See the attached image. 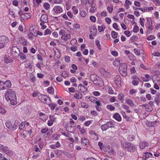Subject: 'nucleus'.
Returning <instances> with one entry per match:
<instances>
[{
  "instance_id": "37998d69",
  "label": "nucleus",
  "mask_w": 160,
  "mask_h": 160,
  "mask_svg": "<svg viewBox=\"0 0 160 160\" xmlns=\"http://www.w3.org/2000/svg\"><path fill=\"white\" fill-rule=\"evenodd\" d=\"M139 28L137 26L134 27L133 29V32H137L139 31Z\"/></svg>"
},
{
  "instance_id": "0eeeda50",
  "label": "nucleus",
  "mask_w": 160,
  "mask_h": 160,
  "mask_svg": "<svg viewBox=\"0 0 160 160\" xmlns=\"http://www.w3.org/2000/svg\"><path fill=\"white\" fill-rule=\"evenodd\" d=\"M39 98L42 102L46 104H48L51 101L49 97L43 95H41L40 96H39Z\"/></svg>"
},
{
  "instance_id": "052dcab7",
  "label": "nucleus",
  "mask_w": 160,
  "mask_h": 160,
  "mask_svg": "<svg viewBox=\"0 0 160 160\" xmlns=\"http://www.w3.org/2000/svg\"><path fill=\"white\" fill-rule=\"evenodd\" d=\"M65 61L66 62H69L70 60V58L68 56H65L64 57Z\"/></svg>"
},
{
  "instance_id": "c9c22d12",
  "label": "nucleus",
  "mask_w": 160,
  "mask_h": 160,
  "mask_svg": "<svg viewBox=\"0 0 160 160\" xmlns=\"http://www.w3.org/2000/svg\"><path fill=\"white\" fill-rule=\"evenodd\" d=\"M43 6L45 9L48 10L50 7V5L48 3L46 2L44 3Z\"/></svg>"
},
{
  "instance_id": "864d4df0",
  "label": "nucleus",
  "mask_w": 160,
  "mask_h": 160,
  "mask_svg": "<svg viewBox=\"0 0 160 160\" xmlns=\"http://www.w3.org/2000/svg\"><path fill=\"white\" fill-rule=\"evenodd\" d=\"M45 22H41L40 23V25L42 26L41 28L42 29H45L46 28V26L44 25Z\"/></svg>"
},
{
  "instance_id": "4be33fe9",
  "label": "nucleus",
  "mask_w": 160,
  "mask_h": 160,
  "mask_svg": "<svg viewBox=\"0 0 160 160\" xmlns=\"http://www.w3.org/2000/svg\"><path fill=\"white\" fill-rule=\"evenodd\" d=\"M108 128H114L115 126L114 122L112 121H110L106 123Z\"/></svg>"
},
{
  "instance_id": "680f3d73",
  "label": "nucleus",
  "mask_w": 160,
  "mask_h": 160,
  "mask_svg": "<svg viewBox=\"0 0 160 160\" xmlns=\"http://www.w3.org/2000/svg\"><path fill=\"white\" fill-rule=\"evenodd\" d=\"M146 109L148 112H151L152 110V108L151 106H148L147 107H146Z\"/></svg>"
},
{
  "instance_id": "dca6fc26",
  "label": "nucleus",
  "mask_w": 160,
  "mask_h": 160,
  "mask_svg": "<svg viewBox=\"0 0 160 160\" xmlns=\"http://www.w3.org/2000/svg\"><path fill=\"white\" fill-rule=\"evenodd\" d=\"M90 29L91 34L93 36H95L97 32L96 28L93 26L90 27Z\"/></svg>"
},
{
  "instance_id": "f8f14e48",
  "label": "nucleus",
  "mask_w": 160,
  "mask_h": 160,
  "mask_svg": "<svg viewBox=\"0 0 160 160\" xmlns=\"http://www.w3.org/2000/svg\"><path fill=\"white\" fill-rule=\"evenodd\" d=\"M100 72L101 74L106 78H108L110 76L109 73L106 72L103 68L100 69Z\"/></svg>"
},
{
  "instance_id": "8fccbe9b",
  "label": "nucleus",
  "mask_w": 160,
  "mask_h": 160,
  "mask_svg": "<svg viewBox=\"0 0 160 160\" xmlns=\"http://www.w3.org/2000/svg\"><path fill=\"white\" fill-rule=\"evenodd\" d=\"M107 10L110 13H111L112 12L113 10V8L112 7H109L108 6L107 8Z\"/></svg>"
},
{
  "instance_id": "a878e982",
  "label": "nucleus",
  "mask_w": 160,
  "mask_h": 160,
  "mask_svg": "<svg viewBox=\"0 0 160 160\" xmlns=\"http://www.w3.org/2000/svg\"><path fill=\"white\" fill-rule=\"evenodd\" d=\"M47 105H49L52 110H53L57 105L56 103H51V101Z\"/></svg>"
},
{
  "instance_id": "6e6d98bb",
  "label": "nucleus",
  "mask_w": 160,
  "mask_h": 160,
  "mask_svg": "<svg viewBox=\"0 0 160 160\" xmlns=\"http://www.w3.org/2000/svg\"><path fill=\"white\" fill-rule=\"evenodd\" d=\"M54 120H49L48 122V124L49 126H51L53 124V121H54Z\"/></svg>"
},
{
  "instance_id": "c756f323",
  "label": "nucleus",
  "mask_w": 160,
  "mask_h": 160,
  "mask_svg": "<svg viewBox=\"0 0 160 160\" xmlns=\"http://www.w3.org/2000/svg\"><path fill=\"white\" fill-rule=\"evenodd\" d=\"M105 28V27L104 26H99L98 29L100 32H101L104 31Z\"/></svg>"
},
{
  "instance_id": "f257e3e1",
  "label": "nucleus",
  "mask_w": 160,
  "mask_h": 160,
  "mask_svg": "<svg viewBox=\"0 0 160 160\" xmlns=\"http://www.w3.org/2000/svg\"><path fill=\"white\" fill-rule=\"evenodd\" d=\"M5 97L7 101H10L12 105H14L17 103L16 93L12 89H10L7 90Z\"/></svg>"
},
{
  "instance_id": "5701e85b",
  "label": "nucleus",
  "mask_w": 160,
  "mask_h": 160,
  "mask_svg": "<svg viewBox=\"0 0 160 160\" xmlns=\"http://www.w3.org/2000/svg\"><path fill=\"white\" fill-rule=\"evenodd\" d=\"M98 76L95 74H92L90 76V78L91 80L93 82L98 78Z\"/></svg>"
},
{
  "instance_id": "ea45409f",
  "label": "nucleus",
  "mask_w": 160,
  "mask_h": 160,
  "mask_svg": "<svg viewBox=\"0 0 160 160\" xmlns=\"http://www.w3.org/2000/svg\"><path fill=\"white\" fill-rule=\"evenodd\" d=\"M80 15L82 17H84L86 15V12L84 10H82L80 12Z\"/></svg>"
},
{
  "instance_id": "e433bc0d",
  "label": "nucleus",
  "mask_w": 160,
  "mask_h": 160,
  "mask_svg": "<svg viewBox=\"0 0 160 160\" xmlns=\"http://www.w3.org/2000/svg\"><path fill=\"white\" fill-rule=\"evenodd\" d=\"M72 9L73 11V13L75 14H77L78 13V10L77 8V7L76 6H73L72 8Z\"/></svg>"
},
{
  "instance_id": "aec40b11",
  "label": "nucleus",
  "mask_w": 160,
  "mask_h": 160,
  "mask_svg": "<svg viewBox=\"0 0 160 160\" xmlns=\"http://www.w3.org/2000/svg\"><path fill=\"white\" fill-rule=\"evenodd\" d=\"M148 146V143L146 142H142L139 143V147L141 149L144 148Z\"/></svg>"
},
{
  "instance_id": "423d86ee",
  "label": "nucleus",
  "mask_w": 160,
  "mask_h": 160,
  "mask_svg": "<svg viewBox=\"0 0 160 160\" xmlns=\"http://www.w3.org/2000/svg\"><path fill=\"white\" fill-rule=\"evenodd\" d=\"M8 41V38L4 36H0V49L3 48L5 46V44Z\"/></svg>"
},
{
  "instance_id": "13d9d810",
  "label": "nucleus",
  "mask_w": 160,
  "mask_h": 160,
  "mask_svg": "<svg viewBox=\"0 0 160 160\" xmlns=\"http://www.w3.org/2000/svg\"><path fill=\"white\" fill-rule=\"evenodd\" d=\"M155 38V37L153 35H151L147 38V39L148 40H151Z\"/></svg>"
},
{
  "instance_id": "3c124183",
  "label": "nucleus",
  "mask_w": 160,
  "mask_h": 160,
  "mask_svg": "<svg viewBox=\"0 0 160 160\" xmlns=\"http://www.w3.org/2000/svg\"><path fill=\"white\" fill-rule=\"evenodd\" d=\"M88 2L89 4H90L91 7H92V5L94 3V0H88Z\"/></svg>"
},
{
  "instance_id": "4468645a",
  "label": "nucleus",
  "mask_w": 160,
  "mask_h": 160,
  "mask_svg": "<svg viewBox=\"0 0 160 160\" xmlns=\"http://www.w3.org/2000/svg\"><path fill=\"white\" fill-rule=\"evenodd\" d=\"M40 21L41 22L47 23L48 22V16L45 14H42L40 18Z\"/></svg>"
},
{
  "instance_id": "a18cd8bd",
  "label": "nucleus",
  "mask_w": 160,
  "mask_h": 160,
  "mask_svg": "<svg viewBox=\"0 0 160 160\" xmlns=\"http://www.w3.org/2000/svg\"><path fill=\"white\" fill-rule=\"evenodd\" d=\"M107 108L111 110H113L115 109L114 107L112 106L111 105H108L107 106Z\"/></svg>"
},
{
  "instance_id": "5fc2aeb1",
  "label": "nucleus",
  "mask_w": 160,
  "mask_h": 160,
  "mask_svg": "<svg viewBox=\"0 0 160 160\" xmlns=\"http://www.w3.org/2000/svg\"><path fill=\"white\" fill-rule=\"evenodd\" d=\"M113 28H115V29H116L117 30L119 31V29L118 28V26L117 25V24L116 23H114L113 24Z\"/></svg>"
},
{
  "instance_id": "338daca9",
  "label": "nucleus",
  "mask_w": 160,
  "mask_h": 160,
  "mask_svg": "<svg viewBox=\"0 0 160 160\" xmlns=\"http://www.w3.org/2000/svg\"><path fill=\"white\" fill-rule=\"evenodd\" d=\"M138 38V37L136 36L133 35L131 38V42H132L135 39H136Z\"/></svg>"
},
{
  "instance_id": "bb28decb",
  "label": "nucleus",
  "mask_w": 160,
  "mask_h": 160,
  "mask_svg": "<svg viewBox=\"0 0 160 160\" xmlns=\"http://www.w3.org/2000/svg\"><path fill=\"white\" fill-rule=\"evenodd\" d=\"M141 81V80L140 79H138L133 80L132 81V84L134 85H138V83Z\"/></svg>"
},
{
  "instance_id": "4d7b16f0",
  "label": "nucleus",
  "mask_w": 160,
  "mask_h": 160,
  "mask_svg": "<svg viewBox=\"0 0 160 160\" xmlns=\"http://www.w3.org/2000/svg\"><path fill=\"white\" fill-rule=\"evenodd\" d=\"M48 130V128H45L42 129L41 131L42 133H46Z\"/></svg>"
},
{
  "instance_id": "49530a36",
  "label": "nucleus",
  "mask_w": 160,
  "mask_h": 160,
  "mask_svg": "<svg viewBox=\"0 0 160 160\" xmlns=\"http://www.w3.org/2000/svg\"><path fill=\"white\" fill-rule=\"evenodd\" d=\"M4 81L0 80V89L3 90Z\"/></svg>"
},
{
  "instance_id": "2f4dec72",
  "label": "nucleus",
  "mask_w": 160,
  "mask_h": 160,
  "mask_svg": "<svg viewBox=\"0 0 160 160\" xmlns=\"http://www.w3.org/2000/svg\"><path fill=\"white\" fill-rule=\"evenodd\" d=\"M101 128L102 131H104L108 129V126L107 123L103 125H102L101 126Z\"/></svg>"
},
{
  "instance_id": "69168bd1",
  "label": "nucleus",
  "mask_w": 160,
  "mask_h": 160,
  "mask_svg": "<svg viewBox=\"0 0 160 160\" xmlns=\"http://www.w3.org/2000/svg\"><path fill=\"white\" fill-rule=\"evenodd\" d=\"M90 20L92 22H94L96 21V18L94 16H91L90 17Z\"/></svg>"
},
{
  "instance_id": "0e129e2a",
  "label": "nucleus",
  "mask_w": 160,
  "mask_h": 160,
  "mask_svg": "<svg viewBox=\"0 0 160 160\" xmlns=\"http://www.w3.org/2000/svg\"><path fill=\"white\" fill-rule=\"evenodd\" d=\"M25 122H22L20 125L19 128L20 129H22L25 127Z\"/></svg>"
},
{
  "instance_id": "1a4fd4ad",
  "label": "nucleus",
  "mask_w": 160,
  "mask_h": 160,
  "mask_svg": "<svg viewBox=\"0 0 160 160\" xmlns=\"http://www.w3.org/2000/svg\"><path fill=\"white\" fill-rule=\"evenodd\" d=\"M94 84L97 85L102 86L104 85V82L102 79L98 77L93 82Z\"/></svg>"
},
{
  "instance_id": "2eb2a0df",
  "label": "nucleus",
  "mask_w": 160,
  "mask_h": 160,
  "mask_svg": "<svg viewBox=\"0 0 160 160\" xmlns=\"http://www.w3.org/2000/svg\"><path fill=\"white\" fill-rule=\"evenodd\" d=\"M54 12L56 13H60L62 11V8L60 6H55L53 8Z\"/></svg>"
},
{
  "instance_id": "b1692460",
  "label": "nucleus",
  "mask_w": 160,
  "mask_h": 160,
  "mask_svg": "<svg viewBox=\"0 0 160 160\" xmlns=\"http://www.w3.org/2000/svg\"><path fill=\"white\" fill-rule=\"evenodd\" d=\"M113 118L118 121H121V117L120 115L118 113H116L114 114L113 115Z\"/></svg>"
},
{
  "instance_id": "39448f33",
  "label": "nucleus",
  "mask_w": 160,
  "mask_h": 160,
  "mask_svg": "<svg viewBox=\"0 0 160 160\" xmlns=\"http://www.w3.org/2000/svg\"><path fill=\"white\" fill-rule=\"evenodd\" d=\"M0 150L5 152L9 157L12 155V152L7 146H4L3 145L0 144Z\"/></svg>"
},
{
  "instance_id": "774afa93",
  "label": "nucleus",
  "mask_w": 160,
  "mask_h": 160,
  "mask_svg": "<svg viewBox=\"0 0 160 160\" xmlns=\"http://www.w3.org/2000/svg\"><path fill=\"white\" fill-rule=\"evenodd\" d=\"M157 122V121H154V122H151L149 124H148V126H149V127H152Z\"/></svg>"
},
{
  "instance_id": "de8ad7c7",
  "label": "nucleus",
  "mask_w": 160,
  "mask_h": 160,
  "mask_svg": "<svg viewBox=\"0 0 160 160\" xmlns=\"http://www.w3.org/2000/svg\"><path fill=\"white\" fill-rule=\"evenodd\" d=\"M4 62L6 63H8L10 62L12 60H11V59L9 58H5L4 60Z\"/></svg>"
},
{
  "instance_id": "ddd939ff",
  "label": "nucleus",
  "mask_w": 160,
  "mask_h": 160,
  "mask_svg": "<svg viewBox=\"0 0 160 160\" xmlns=\"http://www.w3.org/2000/svg\"><path fill=\"white\" fill-rule=\"evenodd\" d=\"M3 90L6 89L10 87L11 86V83L9 80H7L5 82L4 81Z\"/></svg>"
},
{
  "instance_id": "473e14b6",
  "label": "nucleus",
  "mask_w": 160,
  "mask_h": 160,
  "mask_svg": "<svg viewBox=\"0 0 160 160\" xmlns=\"http://www.w3.org/2000/svg\"><path fill=\"white\" fill-rule=\"evenodd\" d=\"M126 102L131 107L133 106L134 105V103L130 99H128L127 100Z\"/></svg>"
},
{
  "instance_id": "a19ab883",
  "label": "nucleus",
  "mask_w": 160,
  "mask_h": 160,
  "mask_svg": "<svg viewBox=\"0 0 160 160\" xmlns=\"http://www.w3.org/2000/svg\"><path fill=\"white\" fill-rule=\"evenodd\" d=\"M28 38L30 39H32V36H36L37 35H34V34L33 32H31L29 33L28 35Z\"/></svg>"
},
{
  "instance_id": "bf43d9fd",
  "label": "nucleus",
  "mask_w": 160,
  "mask_h": 160,
  "mask_svg": "<svg viewBox=\"0 0 160 160\" xmlns=\"http://www.w3.org/2000/svg\"><path fill=\"white\" fill-rule=\"evenodd\" d=\"M77 42V40L75 39H72L70 42V43L72 45H73L74 44H76Z\"/></svg>"
},
{
  "instance_id": "09e8293b",
  "label": "nucleus",
  "mask_w": 160,
  "mask_h": 160,
  "mask_svg": "<svg viewBox=\"0 0 160 160\" xmlns=\"http://www.w3.org/2000/svg\"><path fill=\"white\" fill-rule=\"evenodd\" d=\"M144 20L145 19L144 18H140V24L143 27H144V26L143 21H144Z\"/></svg>"
},
{
  "instance_id": "7ed1b4c3",
  "label": "nucleus",
  "mask_w": 160,
  "mask_h": 160,
  "mask_svg": "<svg viewBox=\"0 0 160 160\" xmlns=\"http://www.w3.org/2000/svg\"><path fill=\"white\" fill-rule=\"evenodd\" d=\"M123 146L128 151L130 152H133L136 149L135 146L133 144L130 143H124L123 144Z\"/></svg>"
},
{
  "instance_id": "cd10ccee",
  "label": "nucleus",
  "mask_w": 160,
  "mask_h": 160,
  "mask_svg": "<svg viewBox=\"0 0 160 160\" xmlns=\"http://www.w3.org/2000/svg\"><path fill=\"white\" fill-rule=\"evenodd\" d=\"M124 96L122 94H119L118 96V99L121 101V102H123V101L124 99Z\"/></svg>"
},
{
  "instance_id": "a211bd4d",
  "label": "nucleus",
  "mask_w": 160,
  "mask_h": 160,
  "mask_svg": "<svg viewBox=\"0 0 160 160\" xmlns=\"http://www.w3.org/2000/svg\"><path fill=\"white\" fill-rule=\"evenodd\" d=\"M82 144V145L87 146L89 144V140L88 139L85 138H81Z\"/></svg>"
},
{
  "instance_id": "6ab92c4d",
  "label": "nucleus",
  "mask_w": 160,
  "mask_h": 160,
  "mask_svg": "<svg viewBox=\"0 0 160 160\" xmlns=\"http://www.w3.org/2000/svg\"><path fill=\"white\" fill-rule=\"evenodd\" d=\"M18 42L24 45H26L27 44V41L23 38L22 37L19 38H18Z\"/></svg>"
},
{
  "instance_id": "58836bf2",
  "label": "nucleus",
  "mask_w": 160,
  "mask_h": 160,
  "mask_svg": "<svg viewBox=\"0 0 160 160\" xmlns=\"http://www.w3.org/2000/svg\"><path fill=\"white\" fill-rule=\"evenodd\" d=\"M20 56L21 59L24 60L26 58V55L22 52L20 54Z\"/></svg>"
},
{
  "instance_id": "72a5a7b5",
  "label": "nucleus",
  "mask_w": 160,
  "mask_h": 160,
  "mask_svg": "<svg viewBox=\"0 0 160 160\" xmlns=\"http://www.w3.org/2000/svg\"><path fill=\"white\" fill-rule=\"evenodd\" d=\"M68 74L69 73L68 72L64 71L62 73L61 75L62 77L65 78L68 76Z\"/></svg>"
},
{
  "instance_id": "79ce46f5",
  "label": "nucleus",
  "mask_w": 160,
  "mask_h": 160,
  "mask_svg": "<svg viewBox=\"0 0 160 160\" xmlns=\"http://www.w3.org/2000/svg\"><path fill=\"white\" fill-rule=\"evenodd\" d=\"M96 44L97 46V47L98 49L99 50H101V46L100 44L99 41L98 40H97L96 41Z\"/></svg>"
},
{
  "instance_id": "9b49d317",
  "label": "nucleus",
  "mask_w": 160,
  "mask_h": 160,
  "mask_svg": "<svg viewBox=\"0 0 160 160\" xmlns=\"http://www.w3.org/2000/svg\"><path fill=\"white\" fill-rule=\"evenodd\" d=\"M114 82L118 87H120L121 85V78L118 75H116L114 78Z\"/></svg>"
},
{
  "instance_id": "393cba45",
  "label": "nucleus",
  "mask_w": 160,
  "mask_h": 160,
  "mask_svg": "<svg viewBox=\"0 0 160 160\" xmlns=\"http://www.w3.org/2000/svg\"><path fill=\"white\" fill-rule=\"evenodd\" d=\"M122 63V62L118 59L116 60L113 62V65L116 67L118 66Z\"/></svg>"
},
{
  "instance_id": "4c0bfd02",
  "label": "nucleus",
  "mask_w": 160,
  "mask_h": 160,
  "mask_svg": "<svg viewBox=\"0 0 160 160\" xmlns=\"http://www.w3.org/2000/svg\"><path fill=\"white\" fill-rule=\"evenodd\" d=\"M144 154L146 155L143 158L142 160H146L147 158L150 157L148 152H146Z\"/></svg>"
},
{
  "instance_id": "f3484780",
  "label": "nucleus",
  "mask_w": 160,
  "mask_h": 160,
  "mask_svg": "<svg viewBox=\"0 0 160 160\" xmlns=\"http://www.w3.org/2000/svg\"><path fill=\"white\" fill-rule=\"evenodd\" d=\"M78 88L81 92H84L87 90V88L83 86L82 84H80L78 86Z\"/></svg>"
},
{
  "instance_id": "6e6552de",
  "label": "nucleus",
  "mask_w": 160,
  "mask_h": 160,
  "mask_svg": "<svg viewBox=\"0 0 160 160\" xmlns=\"http://www.w3.org/2000/svg\"><path fill=\"white\" fill-rule=\"evenodd\" d=\"M66 128L68 132H72L75 130L74 125H70V124H67L66 125Z\"/></svg>"
},
{
  "instance_id": "9d476101",
  "label": "nucleus",
  "mask_w": 160,
  "mask_h": 160,
  "mask_svg": "<svg viewBox=\"0 0 160 160\" xmlns=\"http://www.w3.org/2000/svg\"><path fill=\"white\" fill-rule=\"evenodd\" d=\"M30 13H25L23 14H21L20 18L22 19L21 21H22V20H26L28 18H30Z\"/></svg>"
},
{
  "instance_id": "e2e57ef3",
  "label": "nucleus",
  "mask_w": 160,
  "mask_h": 160,
  "mask_svg": "<svg viewBox=\"0 0 160 160\" xmlns=\"http://www.w3.org/2000/svg\"><path fill=\"white\" fill-rule=\"evenodd\" d=\"M65 33V31L63 29H61L59 32V34L60 35H64Z\"/></svg>"
},
{
  "instance_id": "c03bdc74",
  "label": "nucleus",
  "mask_w": 160,
  "mask_h": 160,
  "mask_svg": "<svg viewBox=\"0 0 160 160\" xmlns=\"http://www.w3.org/2000/svg\"><path fill=\"white\" fill-rule=\"evenodd\" d=\"M51 33V31L48 28L44 32V35H46L49 34H50Z\"/></svg>"
},
{
  "instance_id": "f704fd0d",
  "label": "nucleus",
  "mask_w": 160,
  "mask_h": 160,
  "mask_svg": "<svg viewBox=\"0 0 160 160\" xmlns=\"http://www.w3.org/2000/svg\"><path fill=\"white\" fill-rule=\"evenodd\" d=\"M81 105L83 108H88V105L86 103L84 102L81 103Z\"/></svg>"
},
{
  "instance_id": "412c9836",
  "label": "nucleus",
  "mask_w": 160,
  "mask_h": 160,
  "mask_svg": "<svg viewBox=\"0 0 160 160\" xmlns=\"http://www.w3.org/2000/svg\"><path fill=\"white\" fill-rule=\"evenodd\" d=\"M82 94L79 91H77L76 93L74 95V98L77 99H79L82 98Z\"/></svg>"
},
{
  "instance_id": "f03ea898",
  "label": "nucleus",
  "mask_w": 160,
  "mask_h": 160,
  "mask_svg": "<svg viewBox=\"0 0 160 160\" xmlns=\"http://www.w3.org/2000/svg\"><path fill=\"white\" fill-rule=\"evenodd\" d=\"M127 65L125 63L122 64L119 68V72L123 77H125L127 75Z\"/></svg>"
},
{
  "instance_id": "20e7f679",
  "label": "nucleus",
  "mask_w": 160,
  "mask_h": 160,
  "mask_svg": "<svg viewBox=\"0 0 160 160\" xmlns=\"http://www.w3.org/2000/svg\"><path fill=\"white\" fill-rule=\"evenodd\" d=\"M6 125L8 129L12 131L16 130L18 126V125L17 124L16 121L15 122L14 124L12 123L9 121H7L6 122Z\"/></svg>"
},
{
  "instance_id": "7c9ffc66",
  "label": "nucleus",
  "mask_w": 160,
  "mask_h": 160,
  "mask_svg": "<svg viewBox=\"0 0 160 160\" xmlns=\"http://www.w3.org/2000/svg\"><path fill=\"white\" fill-rule=\"evenodd\" d=\"M47 92L50 94H53L54 93V89L52 87H49L47 89Z\"/></svg>"
},
{
  "instance_id": "603ef678",
  "label": "nucleus",
  "mask_w": 160,
  "mask_h": 160,
  "mask_svg": "<svg viewBox=\"0 0 160 160\" xmlns=\"http://www.w3.org/2000/svg\"><path fill=\"white\" fill-rule=\"evenodd\" d=\"M124 33L128 37H129L131 35L130 32L128 30L125 31L124 32Z\"/></svg>"
},
{
  "instance_id": "c85d7f7f",
  "label": "nucleus",
  "mask_w": 160,
  "mask_h": 160,
  "mask_svg": "<svg viewBox=\"0 0 160 160\" xmlns=\"http://www.w3.org/2000/svg\"><path fill=\"white\" fill-rule=\"evenodd\" d=\"M112 37L114 38H117L118 36V33L117 32H115L114 31H112L111 32Z\"/></svg>"
}]
</instances>
